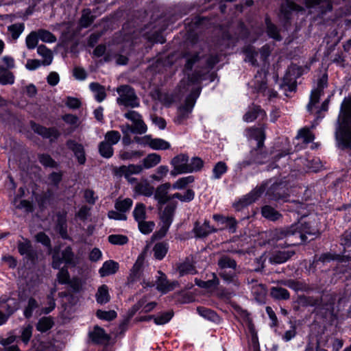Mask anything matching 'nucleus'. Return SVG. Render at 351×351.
I'll list each match as a JSON object with an SVG mask.
<instances>
[{
    "mask_svg": "<svg viewBox=\"0 0 351 351\" xmlns=\"http://www.w3.org/2000/svg\"><path fill=\"white\" fill-rule=\"evenodd\" d=\"M287 176V222L293 219L294 222L289 226H287V239L295 237L298 239L299 241L292 243H287V247L291 245H302L309 241L308 235L315 236L316 231L313 228L308 222L304 221L306 217L304 213L305 208L303 204L300 201L308 200L311 197V191L306 188L303 191V187L301 186H290L288 183Z\"/></svg>",
    "mask_w": 351,
    "mask_h": 351,
    "instance_id": "1",
    "label": "nucleus"
},
{
    "mask_svg": "<svg viewBox=\"0 0 351 351\" xmlns=\"http://www.w3.org/2000/svg\"><path fill=\"white\" fill-rule=\"evenodd\" d=\"M296 139L302 140V143L300 145L298 143L295 145L293 152H291V148L287 147V165H289L291 171L302 173L308 170L317 172L321 167L319 159L310 160L298 154L299 150L304 149L307 144L313 141L315 135L308 128H303L299 130Z\"/></svg>",
    "mask_w": 351,
    "mask_h": 351,
    "instance_id": "2",
    "label": "nucleus"
},
{
    "mask_svg": "<svg viewBox=\"0 0 351 351\" xmlns=\"http://www.w3.org/2000/svg\"><path fill=\"white\" fill-rule=\"evenodd\" d=\"M336 146L341 149H351V107L341 106L335 123Z\"/></svg>",
    "mask_w": 351,
    "mask_h": 351,
    "instance_id": "3",
    "label": "nucleus"
},
{
    "mask_svg": "<svg viewBox=\"0 0 351 351\" xmlns=\"http://www.w3.org/2000/svg\"><path fill=\"white\" fill-rule=\"evenodd\" d=\"M310 69V65L302 66L292 62L287 68V92H295L298 86L297 79L308 73Z\"/></svg>",
    "mask_w": 351,
    "mask_h": 351,
    "instance_id": "4",
    "label": "nucleus"
},
{
    "mask_svg": "<svg viewBox=\"0 0 351 351\" xmlns=\"http://www.w3.org/2000/svg\"><path fill=\"white\" fill-rule=\"evenodd\" d=\"M119 97L117 103L125 107L136 108L139 106V101L134 90L130 86L123 85L117 88Z\"/></svg>",
    "mask_w": 351,
    "mask_h": 351,
    "instance_id": "5",
    "label": "nucleus"
},
{
    "mask_svg": "<svg viewBox=\"0 0 351 351\" xmlns=\"http://www.w3.org/2000/svg\"><path fill=\"white\" fill-rule=\"evenodd\" d=\"M143 171V167L141 165L131 164L129 165H122L113 169V173L117 177H124L130 183L136 181V178L132 177V175L139 174Z\"/></svg>",
    "mask_w": 351,
    "mask_h": 351,
    "instance_id": "6",
    "label": "nucleus"
},
{
    "mask_svg": "<svg viewBox=\"0 0 351 351\" xmlns=\"http://www.w3.org/2000/svg\"><path fill=\"white\" fill-rule=\"evenodd\" d=\"M62 258L58 250H54L52 255V267L59 269L63 263L66 264L73 263L74 254L71 247H66L61 253Z\"/></svg>",
    "mask_w": 351,
    "mask_h": 351,
    "instance_id": "7",
    "label": "nucleus"
},
{
    "mask_svg": "<svg viewBox=\"0 0 351 351\" xmlns=\"http://www.w3.org/2000/svg\"><path fill=\"white\" fill-rule=\"evenodd\" d=\"M351 260L350 255H346L341 254H331L330 252H326L322 254L317 258L316 256L314 257V260L311 263V266L316 267L319 263H330L331 261H337L340 263H346Z\"/></svg>",
    "mask_w": 351,
    "mask_h": 351,
    "instance_id": "8",
    "label": "nucleus"
},
{
    "mask_svg": "<svg viewBox=\"0 0 351 351\" xmlns=\"http://www.w3.org/2000/svg\"><path fill=\"white\" fill-rule=\"evenodd\" d=\"M188 162L189 156L186 154H181L173 157L170 162L173 168L171 171V175L176 176L187 173Z\"/></svg>",
    "mask_w": 351,
    "mask_h": 351,
    "instance_id": "9",
    "label": "nucleus"
},
{
    "mask_svg": "<svg viewBox=\"0 0 351 351\" xmlns=\"http://www.w3.org/2000/svg\"><path fill=\"white\" fill-rule=\"evenodd\" d=\"M136 141L143 144L149 145L152 149L166 150L170 148V144L167 141L161 138H151L149 136H145L141 141L139 138H135Z\"/></svg>",
    "mask_w": 351,
    "mask_h": 351,
    "instance_id": "10",
    "label": "nucleus"
},
{
    "mask_svg": "<svg viewBox=\"0 0 351 351\" xmlns=\"http://www.w3.org/2000/svg\"><path fill=\"white\" fill-rule=\"evenodd\" d=\"M160 275L156 282V289L162 293H167L178 287L179 284L177 281L170 282L167 280V276L162 271H158Z\"/></svg>",
    "mask_w": 351,
    "mask_h": 351,
    "instance_id": "11",
    "label": "nucleus"
},
{
    "mask_svg": "<svg viewBox=\"0 0 351 351\" xmlns=\"http://www.w3.org/2000/svg\"><path fill=\"white\" fill-rule=\"evenodd\" d=\"M171 187L169 182H165L157 186L154 193V199L158 202L160 206L166 204L171 199V195H168V192Z\"/></svg>",
    "mask_w": 351,
    "mask_h": 351,
    "instance_id": "12",
    "label": "nucleus"
},
{
    "mask_svg": "<svg viewBox=\"0 0 351 351\" xmlns=\"http://www.w3.org/2000/svg\"><path fill=\"white\" fill-rule=\"evenodd\" d=\"M67 147L71 149L79 164L84 165L86 160L84 146L74 140L69 139L66 141Z\"/></svg>",
    "mask_w": 351,
    "mask_h": 351,
    "instance_id": "13",
    "label": "nucleus"
},
{
    "mask_svg": "<svg viewBox=\"0 0 351 351\" xmlns=\"http://www.w3.org/2000/svg\"><path fill=\"white\" fill-rule=\"evenodd\" d=\"M145 259V254L144 252L140 254L137 257L132 268L130 270V274L128 280L130 282H134L138 279L141 276L143 267Z\"/></svg>",
    "mask_w": 351,
    "mask_h": 351,
    "instance_id": "14",
    "label": "nucleus"
},
{
    "mask_svg": "<svg viewBox=\"0 0 351 351\" xmlns=\"http://www.w3.org/2000/svg\"><path fill=\"white\" fill-rule=\"evenodd\" d=\"M304 3L307 8H320L322 14H326L332 10V3L324 0H304Z\"/></svg>",
    "mask_w": 351,
    "mask_h": 351,
    "instance_id": "15",
    "label": "nucleus"
},
{
    "mask_svg": "<svg viewBox=\"0 0 351 351\" xmlns=\"http://www.w3.org/2000/svg\"><path fill=\"white\" fill-rule=\"evenodd\" d=\"M154 188L146 180H141L137 182L134 187V192L138 195H143L145 197H150L153 195Z\"/></svg>",
    "mask_w": 351,
    "mask_h": 351,
    "instance_id": "16",
    "label": "nucleus"
},
{
    "mask_svg": "<svg viewBox=\"0 0 351 351\" xmlns=\"http://www.w3.org/2000/svg\"><path fill=\"white\" fill-rule=\"evenodd\" d=\"M194 104V99L189 97L186 99L184 104L179 108L177 117V121L179 123L189 117V114L192 111Z\"/></svg>",
    "mask_w": 351,
    "mask_h": 351,
    "instance_id": "17",
    "label": "nucleus"
},
{
    "mask_svg": "<svg viewBox=\"0 0 351 351\" xmlns=\"http://www.w3.org/2000/svg\"><path fill=\"white\" fill-rule=\"evenodd\" d=\"M33 130L43 137L50 138L51 141L57 139L60 136V132L55 128H47L39 125H34Z\"/></svg>",
    "mask_w": 351,
    "mask_h": 351,
    "instance_id": "18",
    "label": "nucleus"
},
{
    "mask_svg": "<svg viewBox=\"0 0 351 351\" xmlns=\"http://www.w3.org/2000/svg\"><path fill=\"white\" fill-rule=\"evenodd\" d=\"M193 230L197 237H205L209 234L217 231L215 228L210 226V222L207 220H205L202 224L199 222H196Z\"/></svg>",
    "mask_w": 351,
    "mask_h": 351,
    "instance_id": "19",
    "label": "nucleus"
},
{
    "mask_svg": "<svg viewBox=\"0 0 351 351\" xmlns=\"http://www.w3.org/2000/svg\"><path fill=\"white\" fill-rule=\"evenodd\" d=\"M89 336L91 340L96 343H106L110 339L108 335L99 326H95L93 330L89 333Z\"/></svg>",
    "mask_w": 351,
    "mask_h": 351,
    "instance_id": "20",
    "label": "nucleus"
},
{
    "mask_svg": "<svg viewBox=\"0 0 351 351\" xmlns=\"http://www.w3.org/2000/svg\"><path fill=\"white\" fill-rule=\"evenodd\" d=\"M117 262L112 260L106 261L99 269V273L101 277H105L115 274L119 269Z\"/></svg>",
    "mask_w": 351,
    "mask_h": 351,
    "instance_id": "21",
    "label": "nucleus"
},
{
    "mask_svg": "<svg viewBox=\"0 0 351 351\" xmlns=\"http://www.w3.org/2000/svg\"><path fill=\"white\" fill-rule=\"evenodd\" d=\"M95 299L98 304H104L110 300L109 289L107 285H102L98 287L95 293Z\"/></svg>",
    "mask_w": 351,
    "mask_h": 351,
    "instance_id": "22",
    "label": "nucleus"
},
{
    "mask_svg": "<svg viewBox=\"0 0 351 351\" xmlns=\"http://www.w3.org/2000/svg\"><path fill=\"white\" fill-rule=\"evenodd\" d=\"M264 191L265 189L262 186L255 189L254 190L252 191L248 195L242 198L239 201V204H241L242 206H246L252 204L264 193Z\"/></svg>",
    "mask_w": 351,
    "mask_h": 351,
    "instance_id": "23",
    "label": "nucleus"
},
{
    "mask_svg": "<svg viewBox=\"0 0 351 351\" xmlns=\"http://www.w3.org/2000/svg\"><path fill=\"white\" fill-rule=\"evenodd\" d=\"M37 53L43 58L42 61L43 65L48 66L51 64L53 58V53L46 46L43 45H39L37 48Z\"/></svg>",
    "mask_w": 351,
    "mask_h": 351,
    "instance_id": "24",
    "label": "nucleus"
},
{
    "mask_svg": "<svg viewBox=\"0 0 351 351\" xmlns=\"http://www.w3.org/2000/svg\"><path fill=\"white\" fill-rule=\"evenodd\" d=\"M161 161V157L159 154L156 153H152L148 154L145 158L143 160V170L144 169H151L156 167L158 165Z\"/></svg>",
    "mask_w": 351,
    "mask_h": 351,
    "instance_id": "25",
    "label": "nucleus"
},
{
    "mask_svg": "<svg viewBox=\"0 0 351 351\" xmlns=\"http://www.w3.org/2000/svg\"><path fill=\"white\" fill-rule=\"evenodd\" d=\"M168 250L169 245L167 243H157L153 247L154 256L157 260H162L166 256Z\"/></svg>",
    "mask_w": 351,
    "mask_h": 351,
    "instance_id": "26",
    "label": "nucleus"
},
{
    "mask_svg": "<svg viewBox=\"0 0 351 351\" xmlns=\"http://www.w3.org/2000/svg\"><path fill=\"white\" fill-rule=\"evenodd\" d=\"M176 208V204L169 203L167 204L162 211L160 217L162 222H167L171 224Z\"/></svg>",
    "mask_w": 351,
    "mask_h": 351,
    "instance_id": "27",
    "label": "nucleus"
},
{
    "mask_svg": "<svg viewBox=\"0 0 351 351\" xmlns=\"http://www.w3.org/2000/svg\"><path fill=\"white\" fill-rule=\"evenodd\" d=\"M250 138L258 141V147H261L265 139V133L263 128H250L247 130Z\"/></svg>",
    "mask_w": 351,
    "mask_h": 351,
    "instance_id": "28",
    "label": "nucleus"
},
{
    "mask_svg": "<svg viewBox=\"0 0 351 351\" xmlns=\"http://www.w3.org/2000/svg\"><path fill=\"white\" fill-rule=\"evenodd\" d=\"M90 89L94 93L97 101H102L106 97L105 88L98 83L93 82L90 84Z\"/></svg>",
    "mask_w": 351,
    "mask_h": 351,
    "instance_id": "29",
    "label": "nucleus"
},
{
    "mask_svg": "<svg viewBox=\"0 0 351 351\" xmlns=\"http://www.w3.org/2000/svg\"><path fill=\"white\" fill-rule=\"evenodd\" d=\"M340 243L343 246L342 253L346 254L347 252H351V230H346L340 237Z\"/></svg>",
    "mask_w": 351,
    "mask_h": 351,
    "instance_id": "30",
    "label": "nucleus"
},
{
    "mask_svg": "<svg viewBox=\"0 0 351 351\" xmlns=\"http://www.w3.org/2000/svg\"><path fill=\"white\" fill-rule=\"evenodd\" d=\"M304 351H328L326 349L320 348L319 335H310L308 342L306 346Z\"/></svg>",
    "mask_w": 351,
    "mask_h": 351,
    "instance_id": "31",
    "label": "nucleus"
},
{
    "mask_svg": "<svg viewBox=\"0 0 351 351\" xmlns=\"http://www.w3.org/2000/svg\"><path fill=\"white\" fill-rule=\"evenodd\" d=\"M132 215L137 223L146 219L147 215L145 205L143 203H137L132 212Z\"/></svg>",
    "mask_w": 351,
    "mask_h": 351,
    "instance_id": "32",
    "label": "nucleus"
},
{
    "mask_svg": "<svg viewBox=\"0 0 351 351\" xmlns=\"http://www.w3.org/2000/svg\"><path fill=\"white\" fill-rule=\"evenodd\" d=\"M18 250L21 255H25L29 259L34 258V252L32 250L31 243L28 240H25L23 242H19Z\"/></svg>",
    "mask_w": 351,
    "mask_h": 351,
    "instance_id": "33",
    "label": "nucleus"
},
{
    "mask_svg": "<svg viewBox=\"0 0 351 351\" xmlns=\"http://www.w3.org/2000/svg\"><path fill=\"white\" fill-rule=\"evenodd\" d=\"M99 154L106 158H110L113 156L114 149L112 145L107 143V141H101L98 145Z\"/></svg>",
    "mask_w": 351,
    "mask_h": 351,
    "instance_id": "34",
    "label": "nucleus"
},
{
    "mask_svg": "<svg viewBox=\"0 0 351 351\" xmlns=\"http://www.w3.org/2000/svg\"><path fill=\"white\" fill-rule=\"evenodd\" d=\"M133 204V201L130 198H125L123 199H117L115 202L114 207L117 209V210L124 213L127 211H128Z\"/></svg>",
    "mask_w": 351,
    "mask_h": 351,
    "instance_id": "35",
    "label": "nucleus"
},
{
    "mask_svg": "<svg viewBox=\"0 0 351 351\" xmlns=\"http://www.w3.org/2000/svg\"><path fill=\"white\" fill-rule=\"evenodd\" d=\"M14 75L10 70L0 69V84L2 85L13 84Z\"/></svg>",
    "mask_w": 351,
    "mask_h": 351,
    "instance_id": "36",
    "label": "nucleus"
},
{
    "mask_svg": "<svg viewBox=\"0 0 351 351\" xmlns=\"http://www.w3.org/2000/svg\"><path fill=\"white\" fill-rule=\"evenodd\" d=\"M25 29V25L23 23L12 24L8 27V31L12 39L16 40Z\"/></svg>",
    "mask_w": 351,
    "mask_h": 351,
    "instance_id": "37",
    "label": "nucleus"
},
{
    "mask_svg": "<svg viewBox=\"0 0 351 351\" xmlns=\"http://www.w3.org/2000/svg\"><path fill=\"white\" fill-rule=\"evenodd\" d=\"M218 265L221 270L226 269L227 268L235 269L237 267V263L230 257L223 256L218 261Z\"/></svg>",
    "mask_w": 351,
    "mask_h": 351,
    "instance_id": "38",
    "label": "nucleus"
},
{
    "mask_svg": "<svg viewBox=\"0 0 351 351\" xmlns=\"http://www.w3.org/2000/svg\"><path fill=\"white\" fill-rule=\"evenodd\" d=\"M169 171L167 166L160 165L156 169L155 173L150 176V178L154 181L160 182L167 176Z\"/></svg>",
    "mask_w": 351,
    "mask_h": 351,
    "instance_id": "39",
    "label": "nucleus"
},
{
    "mask_svg": "<svg viewBox=\"0 0 351 351\" xmlns=\"http://www.w3.org/2000/svg\"><path fill=\"white\" fill-rule=\"evenodd\" d=\"M12 204L16 208L23 210L25 212H32L33 210L32 203L27 200H21L18 197H15Z\"/></svg>",
    "mask_w": 351,
    "mask_h": 351,
    "instance_id": "40",
    "label": "nucleus"
},
{
    "mask_svg": "<svg viewBox=\"0 0 351 351\" xmlns=\"http://www.w3.org/2000/svg\"><path fill=\"white\" fill-rule=\"evenodd\" d=\"M292 11L302 12L304 11V9L302 6L287 0V27L291 24L290 15Z\"/></svg>",
    "mask_w": 351,
    "mask_h": 351,
    "instance_id": "41",
    "label": "nucleus"
},
{
    "mask_svg": "<svg viewBox=\"0 0 351 351\" xmlns=\"http://www.w3.org/2000/svg\"><path fill=\"white\" fill-rule=\"evenodd\" d=\"M262 215L264 217L272 221H276L282 217L278 212L269 206H265L262 208Z\"/></svg>",
    "mask_w": 351,
    "mask_h": 351,
    "instance_id": "42",
    "label": "nucleus"
},
{
    "mask_svg": "<svg viewBox=\"0 0 351 351\" xmlns=\"http://www.w3.org/2000/svg\"><path fill=\"white\" fill-rule=\"evenodd\" d=\"M228 170V166L224 162H218L213 169V176L214 179H219Z\"/></svg>",
    "mask_w": 351,
    "mask_h": 351,
    "instance_id": "43",
    "label": "nucleus"
},
{
    "mask_svg": "<svg viewBox=\"0 0 351 351\" xmlns=\"http://www.w3.org/2000/svg\"><path fill=\"white\" fill-rule=\"evenodd\" d=\"M138 227L141 233L148 234L154 229L155 223L152 221H145V219H144L138 222Z\"/></svg>",
    "mask_w": 351,
    "mask_h": 351,
    "instance_id": "44",
    "label": "nucleus"
},
{
    "mask_svg": "<svg viewBox=\"0 0 351 351\" xmlns=\"http://www.w3.org/2000/svg\"><path fill=\"white\" fill-rule=\"evenodd\" d=\"M194 177L189 176L179 178L172 185V188L174 189H184L187 185L194 182Z\"/></svg>",
    "mask_w": 351,
    "mask_h": 351,
    "instance_id": "45",
    "label": "nucleus"
},
{
    "mask_svg": "<svg viewBox=\"0 0 351 351\" xmlns=\"http://www.w3.org/2000/svg\"><path fill=\"white\" fill-rule=\"evenodd\" d=\"M39 37L36 31L30 32L25 38L26 46L29 49H34L38 43Z\"/></svg>",
    "mask_w": 351,
    "mask_h": 351,
    "instance_id": "46",
    "label": "nucleus"
},
{
    "mask_svg": "<svg viewBox=\"0 0 351 351\" xmlns=\"http://www.w3.org/2000/svg\"><path fill=\"white\" fill-rule=\"evenodd\" d=\"M121 139V134L118 131L111 130L106 133L104 136V141H107L109 144L116 145Z\"/></svg>",
    "mask_w": 351,
    "mask_h": 351,
    "instance_id": "47",
    "label": "nucleus"
},
{
    "mask_svg": "<svg viewBox=\"0 0 351 351\" xmlns=\"http://www.w3.org/2000/svg\"><path fill=\"white\" fill-rule=\"evenodd\" d=\"M53 324V320L50 317H43L38 321L36 328L38 331L46 332L52 327Z\"/></svg>",
    "mask_w": 351,
    "mask_h": 351,
    "instance_id": "48",
    "label": "nucleus"
},
{
    "mask_svg": "<svg viewBox=\"0 0 351 351\" xmlns=\"http://www.w3.org/2000/svg\"><path fill=\"white\" fill-rule=\"evenodd\" d=\"M195 197V193L191 189L186 190L184 194L180 193H174L171 195V199L177 198L182 202H190Z\"/></svg>",
    "mask_w": 351,
    "mask_h": 351,
    "instance_id": "49",
    "label": "nucleus"
},
{
    "mask_svg": "<svg viewBox=\"0 0 351 351\" xmlns=\"http://www.w3.org/2000/svg\"><path fill=\"white\" fill-rule=\"evenodd\" d=\"M39 39L45 43H54L56 40V36L50 32L45 29H38L36 31Z\"/></svg>",
    "mask_w": 351,
    "mask_h": 351,
    "instance_id": "50",
    "label": "nucleus"
},
{
    "mask_svg": "<svg viewBox=\"0 0 351 351\" xmlns=\"http://www.w3.org/2000/svg\"><path fill=\"white\" fill-rule=\"evenodd\" d=\"M178 270L180 276H183L187 274H194L196 273L195 267L189 263H181L178 267Z\"/></svg>",
    "mask_w": 351,
    "mask_h": 351,
    "instance_id": "51",
    "label": "nucleus"
},
{
    "mask_svg": "<svg viewBox=\"0 0 351 351\" xmlns=\"http://www.w3.org/2000/svg\"><path fill=\"white\" fill-rule=\"evenodd\" d=\"M97 317L100 319H104L106 321L113 320L117 317V313L114 310L110 311H102L98 310L96 312Z\"/></svg>",
    "mask_w": 351,
    "mask_h": 351,
    "instance_id": "52",
    "label": "nucleus"
},
{
    "mask_svg": "<svg viewBox=\"0 0 351 351\" xmlns=\"http://www.w3.org/2000/svg\"><path fill=\"white\" fill-rule=\"evenodd\" d=\"M39 162L45 167H56L57 162L49 154H39Z\"/></svg>",
    "mask_w": 351,
    "mask_h": 351,
    "instance_id": "53",
    "label": "nucleus"
},
{
    "mask_svg": "<svg viewBox=\"0 0 351 351\" xmlns=\"http://www.w3.org/2000/svg\"><path fill=\"white\" fill-rule=\"evenodd\" d=\"M203 161L200 158H193L191 162H188L187 173L199 171L203 167Z\"/></svg>",
    "mask_w": 351,
    "mask_h": 351,
    "instance_id": "54",
    "label": "nucleus"
},
{
    "mask_svg": "<svg viewBox=\"0 0 351 351\" xmlns=\"http://www.w3.org/2000/svg\"><path fill=\"white\" fill-rule=\"evenodd\" d=\"M15 66L14 59L9 56H4L0 59V69L10 70Z\"/></svg>",
    "mask_w": 351,
    "mask_h": 351,
    "instance_id": "55",
    "label": "nucleus"
},
{
    "mask_svg": "<svg viewBox=\"0 0 351 351\" xmlns=\"http://www.w3.org/2000/svg\"><path fill=\"white\" fill-rule=\"evenodd\" d=\"M173 313L170 311L165 312L154 317L156 324L162 325L167 323L172 317Z\"/></svg>",
    "mask_w": 351,
    "mask_h": 351,
    "instance_id": "56",
    "label": "nucleus"
},
{
    "mask_svg": "<svg viewBox=\"0 0 351 351\" xmlns=\"http://www.w3.org/2000/svg\"><path fill=\"white\" fill-rule=\"evenodd\" d=\"M93 21V16L91 15L90 11L84 10L80 21V25L82 27H87Z\"/></svg>",
    "mask_w": 351,
    "mask_h": 351,
    "instance_id": "57",
    "label": "nucleus"
},
{
    "mask_svg": "<svg viewBox=\"0 0 351 351\" xmlns=\"http://www.w3.org/2000/svg\"><path fill=\"white\" fill-rule=\"evenodd\" d=\"M108 241L113 245H124L128 242V238L122 234H112L108 237Z\"/></svg>",
    "mask_w": 351,
    "mask_h": 351,
    "instance_id": "58",
    "label": "nucleus"
},
{
    "mask_svg": "<svg viewBox=\"0 0 351 351\" xmlns=\"http://www.w3.org/2000/svg\"><path fill=\"white\" fill-rule=\"evenodd\" d=\"M266 24L268 35L276 40H280V36L277 27L274 25L271 24L268 19L266 20Z\"/></svg>",
    "mask_w": 351,
    "mask_h": 351,
    "instance_id": "59",
    "label": "nucleus"
},
{
    "mask_svg": "<svg viewBox=\"0 0 351 351\" xmlns=\"http://www.w3.org/2000/svg\"><path fill=\"white\" fill-rule=\"evenodd\" d=\"M213 278L207 281L197 280L196 284L203 288H210L216 287L219 285V280L215 274H213Z\"/></svg>",
    "mask_w": 351,
    "mask_h": 351,
    "instance_id": "60",
    "label": "nucleus"
},
{
    "mask_svg": "<svg viewBox=\"0 0 351 351\" xmlns=\"http://www.w3.org/2000/svg\"><path fill=\"white\" fill-rule=\"evenodd\" d=\"M197 311L202 317L208 319L215 320L217 317L216 313L213 311L204 307H198Z\"/></svg>",
    "mask_w": 351,
    "mask_h": 351,
    "instance_id": "61",
    "label": "nucleus"
},
{
    "mask_svg": "<svg viewBox=\"0 0 351 351\" xmlns=\"http://www.w3.org/2000/svg\"><path fill=\"white\" fill-rule=\"evenodd\" d=\"M271 295L277 300H283L285 298V290L279 285L273 287L271 289Z\"/></svg>",
    "mask_w": 351,
    "mask_h": 351,
    "instance_id": "62",
    "label": "nucleus"
},
{
    "mask_svg": "<svg viewBox=\"0 0 351 351\" xmlns=\"http://www.w3.org/2000/svg\"><path fill=\"white\" fill-rule=\"evenodd\" d=\"M38 306L36 300L31 298L28 300L27 306L24 311V315L26 317H29L32 315V312Z\"/></svg>",
    "mask_w": 351,
    "mask_h": 351,
    "instance_id": "63",
    "label": "nucleus"
},
{
    "mask_svg": "<svg viewBox=\"0 0 351 351\" xmlns=\"http://www.w3.org/2000/svg\"><path fill=\"white\" fill-rule=\"evenodd\" d=\"M220 277L227 282H234L237 284V280L235 279L236 274L234 271H230L228 272L226 269L222 270L219 273Z\"/></svg>",
    "mask_w": 351,
    "mask_h": 351,
    "instance_id": "64",
    "label": "nucleus"
}]
</instances>
